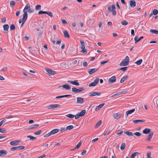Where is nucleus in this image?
Masks as SVG:
<instances>
[{
    "mask_svg": "<svg viewBox=\"0 0 158 158\" xmlns=\"http://www.w3.org/2000/svg\"><path fill=\"white\" fill-rule=\"evenodd\" d=\"M102 122L101 120L99 121L96 124L95 127L96 128H98L101 124Z\"/></svg>",
    "mask_w": 158,
    "mask_h": 158,
    "instance_id": "obj_31",
    "label": "nucleus"
},
{
    "mask_svg": "<svg viewBox=\"0 0 158 158\" xmlns=\"http://www.w3.org/2000/svg\"><path fill=\"white\" fill-rule=\"evenodd\" d=\"M10 29L11 30H15V27L14 24H11L10 27Z\"/></svg>",
    "mask_w": 158,
    "mask_h": 158,
    "instance_id": "obj_46",
    "label": "nucleus"
},
{
    "mask_svg": "<svg viewBox=\"0 0 158 158\" xmlns=\"http://www.w3.org/2000/svg\"><path fill=\"white\" fill-rule=\"evenodd\" d=\"M60 105L59 104H52L48 106V109H52L56 108L60 106Z\"/></svg>",
    "mask_w": 158,
    "mask_h": 158,
    "instance_id": "obj_9",
    "label": "nucleus"
},
{
    "mask_svg": "<svg viewBox=\"0 0 158 158\" xmlns=\"http://www.w3.org/2000/svg\"><path fill=\"white\" fill-rule=\"evenodd\" d=\"M81 140L80 141V142L77 144L76 146L75 147V149H78L81 146Z\"/></svg>",
    "mask_w": 158,
    "mask_h": 158,
    "instance_id": "obj_38",
    "label": "nucleus"
},
{
    "mask_svg": "<svg viewBox=\"0 0 158 158\" xmlns=\"http://www.w3.org/2000/svg\"><path fill=\"white\" fill-rule=\"evenodd\" d=\"M120 94H126L128 93L127 90L126 89H125L121 92H120Z\"/></svg>",
    "mask_w": 158,
    "mask_h": 158,
    "instance_id": "obj_44",
    "label": "nucleus"
},
{
    "mask_svg": "<svg viewBox=\"0 0 158 158\" xmlns=\"http://www.w3.org/2000/svg\"><path fill=\"white\" fill-rule=\"evenodd\" d=\"M127 24H128L127 22L125 20H123L121 22V24L123 25V26H125V25H127Z\"/></svg>",
    "mask_w": 158,
    "mask_h": 158,
    "instance_id": "obj_45",
    "label": "nucleus"
},
{
    "mask_svg": "<svg viewBox=\"0 0 158 158\" xmlns=\"http://www.w3.org/2000/svg\"><path fill=\"white\" fill-rule=\"evenodd\" d=\"M125 145L126 144L125 143H122L120 147V149L122 150H123L125 148Z\"/></svg>",
    "mask_w": 158,
    "mask_h": 158,
    "instance_id": "obj_41",
    "label": "nucleus"
},
{
    "mask_svg": "<svg viewBox=\"0 0 158 158\" xmlns=\"http://www.w3.org/2000/svg\"><path fill=\"white\" fill-rule=\"evenodd\" d=\"M51 135H52V134H51V133L50 132H49L48 133L45 135H44V137H48L51 136Z\"/></svg>",
    "mask_w": 158,
    "mask_h": 158,
    "instance_id": "obj_55",
    "label": "nucleus"
},
{
    "mask_svg": "<svg viewBox=\"0 0 158 158\" xmlns=\"http://www.w3.org/2000/svg\"><path fill=\"white\" fill-rule=\"evenodd\" d=\"M129 57L128 56H126L125 58L120 63L119 65L120 66L127 65L129 64Z\"/></svg>",
    "mask_w": 158,
    "mask_h": 158,
    "instance_id": "obj_2",
    "label": "nucleus"
},
{
    "mask_svg": "<svg viewBox=\"0 0 158 158\" xmlns=\"http://www.w3.org/2000/svg\"><path fill=\"white\" fill-rule=\"evenodd\" d=\"M62 87L65 89L66 90H69L70 89V86L67 84L62 85L60 86L59 87V88Z\"/></svg>",
    "mask_w": 158,
    "mask_h": 158,
    "instance_id": "obj_13",
    "label": "nucleus"
},
{
    "mask_svg": "<svg viewBox=\"0 0 158 158\" xmlns=\"http://www.w3.org/2000/svg\"><path fill=\"white\" fill-rule=\"evenodd\" d=\"M150 32L156 35H158V30L156 29H151Z\"/></svg>",
    "mask_w": 158,
    "mask_h": 158,
    "instance_id": "obj_29",
    "label": "nucleus"
},
{
    "mask_svg": "<svg viewBox=\"0 0 158 158\" xmlns=\"http://www.w3.org/2000/svg\"><path fill=\"white\" fill-rule=\"evenodd\" d=\"M123 132V131H120V130H118L117 131V135H120L122 134Z\"/></svg>",
    "mask_w": 158,
    "mask_h": 158,
    "instance_id": "obj_59",
    "label": "nucleus"
},
{
    "mask_svg": "<svg viewBox=\"0 0 158 158\" xmlns=\"http://www.w3.org/2000/svg\"><path fill=\"white\" fill-rule=\"evenodd\" d=\"M42 132V131L41 130L35 132L34 133V134L35 135H40Z\"/></svg>",
    "mask_w": 158,
    "mask_h": 158,
    "instance_id": "obj_50",
    "label": "nucleus"
},
{
    "mask_svg": "<svg viewBox=\"0 0 158 158\" xmlns=\"http://www.w3.org/2000/svg\"><path fill=\"white\" fill-rule=\"evenodd\" d=\"M80 43L81 44V52L83 53H86L87 51L86 49H85L84 41L83 40H80Z\"/></svg>",
    "mask_w": 158,
    "mask_h": 158,
    "instance_id": "obj_4",
    "label": "nucleus"
},
{
    "mask_svg": "<svg viewBox=\"0 0 158 158\" xmlns=\"http://www.w3.org/2000/svg\"><path fill=\"white\" fill-rule=\"evenodd\" d=\"M27 137V138H30V139L32 140L36 139V137H33L31 135H28Z\"/></svg>",
    "mask_w": 158,
    "mask_h": 158,
    "instance_id": "obj_43",
    "label": "nucleus"
},
{
    "mask_svg": "<svg viewBox=\"0 0 158 158\" xmlns=\"http://www.w3.org/2000/svg\"><path fill=\"white\" fill-rule=\"evenodd\" d=\"M120 92H118L116 94H114L113 95H112V97H115L116 96H118L119 95H120Z\"/></svg>",
    "mask_w": 158,
    "mask_h": 158,
    "instance_id": "obj_57",
    "label": "nucleus"
},
{
    "mask_svg": "<svg viewBox=\"0 0 158 158\" xmlns=\"http://www.w3.org/2000/svg\"><path fill=\"white\" fill-rule=\"evenodd\" d=\"M31 6L29 4H27L23 10V12L24 14L23 15V17L22 19H20L19 20V23H20L22 22L21 26L24 23L27 18V12H29L30 11Z\"/></svg>",
    "mask_w": 158,
    "mask_h": 158,
    "instance_id": "obj_1",
    "label": "nucleus"
},
{
    "mask_svg": "<svg viewBox=\"0 0 158 158\" xmlns=\"http://www.w3.org/2000/svg\"><path fill=\"white\" fill-rule=\"evenodd\" d=\"M41 9V6L40 5H37L35 7L36 10H40Z\"/></svg>",
    "mask_w": 158,
    "mask_h": 158,
    "instance_id": "obj_51",
    "label": "nucleus"
},
{
    "mask_svg": "<svg viewBox=\"0 0 158 158\" xmlns=\"http://www.w3.org/2000/svg\"><path fill=\"white\" fill-rule=\"evenodd\" d=\"M66 116L69 118H73L74 117V115H73L72 114H68L66 115Z\"/></svg>",
    "mask_w": 158,
    "mask_h": 158,
    "instance_id": "obj_42",
    "label": "nucleus"
},
{
    "mask_svg": "<svg viewBox=\"0 0 158 158\" xmlns=\"http://www.w3.org/2000/svg\"><path fill=\"white\" fill-rule=\"evenodd\" d=\"M17 147H18V150L19 149H23L25 147L23 146H17Z\"/></svg>",
    "mask_w": 158,
    "mask_h": 158,
    "instance_id": "obj_62",
    "label": "nucleus"
},
{
    "mask_svg": "<svg viewBox=\"0 0 158 158\" xmlns=\"http://www.w3.org/2000/svg\"><path fill=\"white\" fill-rule=\"evenodd\" d=\"M10 150L12 151H15L18 150V147H14L11 148Z\"/></svg>",
    "mask_w": 158,
    "mask_h": 158,
    "instance_id": "obj_53",
    "label": "nucleus"
},
{
    "mask_svg": "<svg viewBox=\"0 0 158 158\" xmlns=\"http://www.w3.org/2000/svg\"><path fill=\"white\" fill-rule=\"evenodd\" d=\"M121 115L122 114H121L118 113L114 114L113 115V116L114 119H118L121 117Z\"/></svg>",
    "mask_w": 158,
    "mask_h": 158,
    "instance_id": "obj_15",
    "label": "nucleus"
},
{
    "mask_svg": "<svg viewBox=\"0 0 158 158\" xmlns=\"http://www.w3.org/2000/svg\"><path fill=\"white\" fill-rule=\"evenodd\" d=\"M66 64H67L65 62H63L60 63V65L63 67L65 68Z\"/></svg>",
    "mask_w": 158,
    "mask_h": 158,
    "instance_id": "obj_47",
    "label": "nucleus"
},
{
    "mask_svg": "<svg viewBox=\"0 0 158 158\" xmlns=\"http://www.w3.org/2000/svg\"><path fill=\"white\" fill-rule=\"evenodd\" d=\"M110 130L107 131H106L105 133L104 134V135L105 136L106 135H108L110 133Z\"/></svg>",
    "mask_w": 158,
    "mask_h": 158,
    "instance_id": "obj_61",
    "label": "nucleus"
},
{
    "mask_svg": "<svg viewBox=\"0 0 158 158\" xmlns=\"http://www.w3.org/2000/svg\"><path fill=\"white\" fill-rule=\"evenodd\" d=\"M46 11H43L42 10H40L39 11V14L41 15V14H46Z\"/></svg>",
    "mask_w": 158,
    "mask_h": 158,
    "instance_id": "obj_60",
    "label": "nucleus"
},
{
    "mask_svg": "<svg viewBox=\"0 0 158 158\" xmlns=\"http://www.w3.org/2000/svg\"><path fill=\"white\" fill-rule=\"evenodd\" d=\"M39 126V125L37 124H33L29 127L28 129L30 130L34 129L37 127Z\"/></svg>",
    "mask_w": 158,
    "mask_h": 158,
    "instance_id": "obj_19",
    "label": "nucleus"
},
{
    "mask_svg": "<svg viewBox=\"0 0 158 158\" xmlns=\"http://www.w3.org/2000/svg\"><path fill=\"white\" fill-rule=\"evenodd\" d=\"M104 105V103L101 104L98 106H97L95 108V110L96 111H98L100 110Z\"/></svg>",
    "mask_w": 158,
    "mask_h": 158,
    "instance_id": "obj_18",
    "label": "nucleus"
},
{
    "mask_svg": "<svg viewBox=\"0 0 158 158\" xmlns=\"http://www.w3.org/2000/svg\"><path fill=\"white\" fill-rule=\"evenodd\" d=\"M64 34L65 37H66L68 38H69L70 37L69 35L68 32L66 31H65L64 32Z\"/></svg>",
    "mask_w": 158,
    "mask_h": 158,
    "instance_id": "obj_33",
    "label": "nucleus"
},
{
    "mask_svg": "<svg viewBox=\"0 0 158 158\" xmlns=\"http://www.w3.org/2000/svg\"><path fill=\"white\" fill-rule=\"evenodd\" d=\"M7 152L4 150H1L0 151V157H3L6 155Z\"/></svg>",
    "mask_w": 158,
    "mask_h": 158,
    "instance_id": "obj_17",
    "label": "nucleus"
},
{
    "mask_svg": "<svg viewBox=\"0 0 158 158\" xmlns=\"http://www.w3.org/2000/svg\"><path fill=\"white\" fill-rule=\"evenodd\" d=\"M128 77L127 75H126L123 76L120 81V82L121 83H123L124 81L126 80L127 78Z\"/></svg>",
    "mask_w": 158,
    "mask_h": 158,
    "instance_id": "obj_24",
    "label": "nucleus"
},
{
    "mask_svg": "<svg viewBox=\"0 0 158 158\" xmlns=\"http://www.w3.org/2000/svg\"><path fill=\"white\" fill-rule=\"evenodd\" d=\"M73 125H69L67 126L66 128V129L67 130H70L73 128Z\"/></svg>",
    "mask_w": 158,
    "mask_h": 158,
    "instance_id": "obj_39",
    "label": "nucleus"
},
{
    "mask_svg": "<svg viewBox=\"0 0 158 158\" xmlns=\"http://www.w3.org/2000/svg\"><path fill=\"white\" fill-rule=\"evenodd\" d=\"M61 20L62 22L63 23L65 24H67V22L65 19H61Z\"/></svg>",
    "mask_w": 158,
    "mask_h": 158,
    "instance_id": "obj_56",
    "label": "nucleus"
},
{
    "mask_svg": "<svg viewBox=\"0 0 158 158\" xmlns=\"http://www.w3.org/2000/svg\"><path fill=\"white\" fill-rule=\"evenodd\" d=\"M99 79L98 78H97L93 82L89 84V87L94 86H96L98 82Z\"/></svg>",
    "mask_w": 158,
    "mask_h": 158,
    "instance_id": "obj_6",
    "label": "nucleus"
},
{
    "mask_svg": "<svg viewBox=\"0 0 158 158\" xmlns=\"http://www.w3.org/2000/svg\"><path fill=\"white\" fill-rule=\"evenodd\" d=\"M135 110V109H133L131 110H128L126 112V114L127 116L129 114H131L133 113Z\"/></svg>",
    "mask_w": 158,
    "mask_h": 158,
    "instance_id": "obj_25",
    "label": "nucleus"
},
{
    "mask_svg": "<svg viewBox=\"0 0 158 158\" xmlns=\"http://www.w3.org/2000/svg\"><path fill=\"white\" fill-rule=\"evenodd\" d=\"M10 6H12L15 5V2L14 1H11L10 2Z\"/></svg>",
    "mask_w": 158,
    "mask_h": 158,
    "instance_id": "obj_54",
    "label": "nucleus"
},
{
    "mask_svg": "<svg viewBox=\"0 0 158 158\" xmlns=\"http://www.w3.org/2000/svg\"><path fill=\"white\" fill-rule=\"evenodd\" d=\"M77 103L81 104L83 103L84 102V99L82 98L77 97Z\"/></svg>",
    "mask_w": 158,
    "mask_h": 158,
    "instance_id": "obj_10",
    "label": "nucleus"
},
{
    "mask_svg": "<svg viewBox=\"0 0 158 158\" xmlns=\"http://www.w3.org/2000/svg\"><path fill=\"white\" fill-rule=\"evenodd\" d=\"M3 27L4 30V31H8L9 27V26L8 24H5V25H4L3 26Z\"/></svg>",
    "mask_w": 158,
    "mask_h": 158,
    "instance_id": "obj_35",
    "label": "nucleus"
},
{
    "mask_svg": "<svg viewBox=\"0 0 158 158\" xmlns=\"http://www.w3.org/2000/svg\"><path fill=\"white\" fill-rule=\"evenodd\" d=\"M151 152H148L147 153V158L151 157Z\"/></svg>",
    "mask_w": 158,
    "mask_h": 158,
    "instance_id": "obj_63",
    "label": "nucleus"
},
{
    "mask_svg": "<svg viewBox=\"0 0 158 158\" xmlns=\"http://www.w3.org/2000/svg\"><path fill=\"white\" fill-rule=\"evenodd\" d=\"M145 121V120L143 119L141 120H134L133 122L135 124H138L144 122Z\"/></svg>",
    "mask_w": 158,
    "mask_h": 158,
    "instance_id": "obj_21",
    "label": "nucleus"
},
{
    "mask_svg": "<svg viewBox=\"0 0 158 158\" xmlns=\"http://www.w3.org/2000/svg\"><path fill=\"white\" fill-rule=\"evenodd\" d=\"M46 14H47L48 15L52 17L53 16L52 13L51 12H46Z\"/></svg>",
    "mask_w": 158,
    "mask_h": 158,
    "instance_id": "obj_52",
    "label": "nucleus"
},
{
    "mask_svg": "<svg viewBox=\"0 0 158 158\" xmlns=\"http://www.w3.org/2000/svg\"><path fill=\"white\" fill-rule=\"evenodd\" d=\"M20 142L19 140H16L12 141L10 142V144L12 145H17L19 144V143Z\"/></svg>",
    "mask_w": 158,
    "mask_h": 158,
    "instance_id": "obj_20",
    "label": "nucleus"
},
{
    "mask_svg": "<svg viewBox=\"0 0 158 158\" xmlns=\"http://www.w3.org/2000/svg\"><path fill=\"white\" fill-rule=\"evenodd\" d=\"M140 153L138 152H133L130 156V158H134V157L137 156L139 155Z\"/></svg>",
    "mask_w": 158,
    "mask_h": 158,
    "instance_id": "obj_26",
    "label": "nucleus"
},
{
    "mask_svg": "<svg viewBox=\"0 0 158 158\" xmlns=\"http://www.w3.org/2000/svg\"><path fill=\"white\" fill-rule=\"evenodd\" d=\"M143 38V36H141L138 39V37L135 36V43H136L139 41L141 39Z\"/></svg>",
    "mask_w": 158,
    "mask_h": 158,
    "instance_id": "obj_28",
    "label": "nucleus"
},
{
    "mask_svg": "<svg viewBox=\"0 0 158 158\" xmlns=\"http://www.w3.org/2000/svg\"><path fill=\"white\" fill-rule=\"evenodd\" d=\"M116 81V78L115 76H113L110 78L108 80V82L110 83H113Z\"/></svg>",
    "mask_w": 158,
    "mask_h": 158,
    "instance_id": "obj_8",
    "label": "nucleus"
},
{
    "mask_svg": "<svg viewBox=\"0 0 158 158\" xmlns=\"http://www.w3.org/2000/svg\"><path fill=\"white\" fill-rule=\"evenodd\" d=\"M130 7L129 8H134L136 6L135 2L134 0H131L129 2Z\"/></svg>",
    "mask_w": 158,
    "mask_h": 158,
    "instance_id": "obj_7",
    "label": "nucleus"
},
{
    "mask_svg": "<svg viewBox=\"0 0 158 158\" xmlns=\"http://www.w3.org/2000/svg\"><path fill=\"white\" fill-rule=\"evenodd\" d=\"M81 116H80V115H79V114H77L75 115V119H77L78 118H79Z\"/></svg>",
    "mask_w": 158,
    "mask_h": 158,
    "instance_id": "obj_58",
    "label": "nucleus"
},
{
    "mask_svg": "<svg viewBox=\"0 0 158 158\" xmlns=\"http://www.w3.org/2000/svg\"><path fill=\"white\" fill-rule=\"evenodd\" d=\"M124 133H125V134H126V135H128V136H133V133L131 132H130L129 131H124Z\"/></svg>",
    "mask_w": 158,
    "mask_h": 158,
    "instance_id": "obj_34",
    "label": "nucleus"
},
{
    "mask_svg": "<svg viewBox=\"0 0 158 158\" xmlns=\"http://www.w3.org/2000/svg\"><path fill=\"white\" fill-rule=\"evenodd\" d=\"M78 80H76L74 81H68V82L70 83L73 85H74L77 86H79L80 85L79 83L77 82Z\"/></svg>",
    "mask_w": 158,
    "mask_h": 158,
    "instance_id": "obj_12",
    "label": "nucleus"
},
{
    "mask_svg": "<svg viewBox=\"0 0 158 158\" xmlns=\"http://www.w3.org/2000/svg\"><path fill=\"white\" fill-rule=\"evenodd\" d=\"M1 21L3 23H5L6 22V18H3L1 19Z\"/></svg>",
    "mask_w": 158,
    "mask_h": 158,
    "instance_id": "obj_64",
    "label": "nucleus"
},
{
    "mask_svg": "<svg viewBox=\"0 0 158 158\" xmlns=\"http://www.w3.org/2000/svg\"><path fill=\"white\" fill-rule=\"evenodd\" d=\"M153 135V132H150L148 135L147 138L146 139V141H149L151 140V139L152 138Z\"/></svg>",
    "mask_w": 158,
    "mask_h": 158,
    "instance_id": "obj_22",
    "label": "nucleus"
},
{
    "mask_svg": "<svg viewBox=\"0 0 158 158\" xmlns=\"http://www.w3.org/2000/svg\"><path fill=\"white\" fill-rule=\"evenodd\" d=\"M89 94L90 96H99L101 95V93L97 92H93L89 93Z\"/></svg>",
    "mask_w": 158,
    "mask_h": 158,
    "instance_id": "obj_11",
    "label": "nucleus"
},
{
    "mask_svg": "<svg viewBox=\"0 0 158 158\" xmlns=\"http://www.w3.org/2000/svg\"><path fill=\"white\" fill-rule=\"evenodd\" d=\"M59 131V130L58 129H54L52 131H51L50 132L52 135L55 134L56 133H57Z\"/></svg>",
    "mask_w": 158,
    "mask_h": 158,
    "instance_id": "obj_27",
    "label": "nucleus"
},
{
    "mask_svg": "<svg viewBox=\"0 0 158 158\" xmlns=\"http://www.w3.org/2000/svg\"><path fill=\"white\" fill-rule=\"evenodd\" d=\"M71 96V95L70 94H68V95H66L60 96H56V99L60 98H64V97H68L69 96Z\"/></svg>",
    "mask_w": 158,
    "mask_h": 158,
    "instance_id": "obj_30",
    "label": "nucleus"
},
{
    "mask_svg": "<svg viewBox=\"0 0 158 158\" xmlns=\"http://www.w3.org/2000/svg\"><path fill=\"white\" fill-rule=\"evenodd\" d=\"M134 134L137 136H140L141 135V133L138 132H136L134 133Z\"/></svg>",
    "mask_w": 158,
    "mask_h": 158,
    "instance_id": "obj_48",
    "label": "nucleus"
},
{
    "mask_svg": "<svg viewBox=\"0 0 158 158\" xmlns=\"http://www.w3.org/2000/svg\"><path fill=\"white\" fill-rule=\"evenodd\" d=\"M98 70V68H94L92 69H90L88 70L89 73L91 75L93 73L96 72Z\"/></svg>",
    "mask_w": 158,
    "mask_h": 158,
    "instance_id": "obj_14",
    "label": "nucleus"
},
{
    "mask_svg": "<svg viewBox=\"0 0 158 158\" xmlns=\"http://www.w3.org/2000/svg\"><path fill=\"white\" fill-rule=\"evenodd\" d=\"M0 132L2 133H5L6 132V129L4 128H0Z\"/></svg>",
    "mask_w": 158,
    "mask_h": 158,
    "instance_id": "obj_40",
    "label": "nucleus"
},
{
    "mask_svg": "<svg viewBox=\"0 0 158 158\" xmlns=\"http://www.w3.org/2000/svg\"><path fill=\"white\" fill-rule=\"evenodd\" d=\"M151 131V129L149 128H145L143 131V133L147 134L150 133Z\"/></svg>",
    "mask_w": 158,
    "mask_h": 158,
    "instance_id": "obj_23",
    "label": "nucleus"
},
{
    "mask_svg": "<svg viewBox=\"0 0 158 158\" xmlns=\"http://www.w3.org/2000/svg\"><path fill=\"white\" fill-rule=\"evenodd\" d=\"M86 112V111L85 110H82L79 113V114L80 116H82L84 115Z\"/></svg>",
    "mask_w": 158,
    "mask_h": 158,
    "instance_id": "obj_37",
    "label": "nucleus"
},
{
    "mask_svg": "<svg viewBox=\"0 0 158 158\" xmlns=\"http://www.w3.org/2000/svg\"><path fill=\"white\" fill-rule=\"evenodd\" d=\"M158 13V11L157 9H154L153 11V14L154 15H156Z\"/></svg>",
    "mask_w": 158,
    "mask_h": 158,
    "instance_id": "obj_49",
    "label": "nucleus"
},
{
    "mask_svg": "<svg viewBox=\"0 0 158 158\" xmlns=\"http://www.w3.org/2000/svg\"><path fill=\"white\" fill-rule=\"evenodd\" d=\"M84 90V89L83 87H80L78 89L75 87L72 88V91L73 92H76V93H79L81 92Z\"/></svg>",
    "mask_w": 158,
    "mask_h": 158,
    "instance_id": "obj_5",
    "label": "nucleus"
},
{
    "mask_svg": "<svg viewBox=\"0 0 158 158\" xmlns=\"http://www.w3.org/2000/svg\"><path fill=\"white\" fill-rule=\"evenodd\" d=\"M128 69V68L127 67L121 68L118 69V70H122L123 72L126 71Z\"/></svg>",
    "mask_w": 158,
    "mask_h": 158,
    "instance_id": "obj_32",
    "label": "nucleus"
},
{
    "mask_svg": "<svg viewBox=\"0 0 158 158\" xmlns=\"http://www.w3.org/2000/svg\"><path fill=\"white\" fill-rule=\"evenodd\" d=\"M142 61V59H140L135 62V63L137 65H139L141 64Z\"/></svg>",
    "mask_w": 158,
    "mask_h": 158,
    "instance_id": "obj_36",
    "label": "nucleus"
},
{
    "mask_svg": "<svg viewBox=\"0 0 158 158\" xmlns=\"http://www.w3.org/2000/svg\"><path fill=\"white\" fill-rule=\"evenodd\" d=\"M46 71L48 73L52 75H54L56 74V71L48 69H46Z\"/></svg>",
    "mask_w": 158,
    "mask_h": 158,
    "instance_id": "obj_16",
    "label": "nucleus"
},
{
    "mask_svg": "<svg viewBox=\"0 0 158 158\" xmlns=\"http://www.w3.org/2000/svg\"><path fill=\"white\" fill-rule=\"evenodd\" d=\"M107 9L109 11L112 12L113 15H116L117 12L115 10L116 7L114 5H112L111 6H108Z\"/></svg>",
    "mask_w": 158,
    "mask_h": 158,
    "instance_id": "obj_3",
    "label": "nucleus"
}]
</instances>
